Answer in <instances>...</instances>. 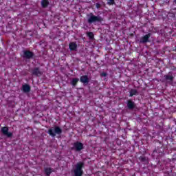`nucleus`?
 <instances>
[{
	"mask_svg": "<svg viewBox=\"0 0 176 176\" xmlns=\"http://www.w3.org/2000/svg\"><path fill=\"white\" fill-rule=\"evenodd\" d=\"M82 167H83V163H78L74 168V173L75 176H82L83 174V170H82Z\"/></svg>",
	"mask_w": 176,
	"mask_h": 176,
	"instance_id": "obj_1",
	"label": "nucleus"
},
{
	"mask_svg": "<svg viewBox=\"0 0 176 176\" xmlns=\"http://www.w3.org/2000/svg\"><path fill=\"white\" fill-rule=\"evenodd\" d=\"M61 133H62L61 129H60V127L58 126H56L54 129H50L48 131V133L52 137H56V134H61Z\"/></svg>",
	"mask_w": 176,
	"mask_h": 176,
	"instance_id": "obj_2",
	"label": "nucleus"
},
{
	"mask_svg": "<svg viewBox=\"0 0 176 176\" xmlns=\"http://www.w3.org/2000/svg\"><path fill=\"white\" fill-rule=\"evenodd\" d=\"M102 19L100 16H96L93 14H89L88 16V23L91 24V23H96L97 21H101Z\"/></svg>",
	"mask_w": 176,
	"mask_h": 176,
	"instance_id": "obj_3",
	"label": "nucleus"
},
{
	"mask_svg": "<svg viewBox=\"0 0 176 176\" xmlns=\"http://www.w3.org/2000/svg\"><path fill=\"white\" fill-rule=\"evenodd\" d=\"M72 149H74V151H76L77 152H79L82 151V149H83V144L79 142H74L73 144Z\"/></svg>",
	"mask_w": 176,
	"mask_h": 176,
	"instance_id": "obj_4",
	"label": "nucleus"
},
{
	"mask_svg": "<svg viewBox=\"0 0 176 176\" xmlns=\"http://www.w3.org/2000/svg\"><path fill=\"white\" fill-rule=\"evenodd\" d=\"M1 133L3 134V135H6V137L10 138L13 135V133L11 132H9V128L4 126L1 129Z\"/></svg>",
	"mask_w": 176,
	"mask_h": 176,
	"instance_id": "obj_5",
	"label": "nucleus"
},
{
	"mask_svg": "<svg viewBox=\"0 0 176 176\" xmlns=\"http://www.w3.org/2000/svg\"><path fill=\"white\" fill-rule=\"evenodd\" d=\"M23 54L25 58H31L34 56V54L30 51H24Z\"/></svg>",
	"mask_w": 176,
	"mask_h": 176,
	"instance_id": "obj_6",
	"label": "nucleus"
},
{
	"mask_svg": "<svg viewBox=\"0 0 176 176\" xmlns=\"http://www.w3.org/2000/svg\"><path fill=\"white\" fill-rule=\"evenodd\" d=\"M80 80L82 82V83H89V78L87 76H81Z\"/></svg>",
	"mask_w": 176,
	"mask_h": 176,
	"instance_id": "obj_7",
	"label": "nucleus"
},
{
	"mask_svg": "<svg viewBox=\"0 0 176 176\" xmlns=\"http://www.w3.org/2000/svg\"><path fill=\"white\" fill-rule=\"evenodd\" d=\"M151 36V34H146L142 38L141 42H142V43H145V42H148V39H149V37Z\"/></svg>",
	"mask_w": 176,
	"mask_h": 176,
	"instance_id": "obj_8",
	"label": "nucleus"
},
{
	"mask_svg": "<svg viewBox=\"0 0 176 176\" xmlns=\"http://www.w3.org/2000/svg\"><path fill=\"white\" fill-rule=\"evenodd\" d=\"M78 45H76V43H71L69 44V49L70 50H76V47Z\"/></svg>",
	"mask_w": 176,
	"mask_h": 176,
	"instance_id": "obj_9",
	"label": "nucleus"
},
{
	"mask_svg": "<svg viewBox=\"0 0 176 176\" xmlns=\"http://www.w3.org/2000/svg\"><path fill=\"white\" fill-rule=\"evenodd\" d=\"M23 91H25V93H28V91H30V90H31V88H30V87L27 85H25L23 86Z\"/></svg>",
	"mask_w": 176,
	"mask_h": 176,
	"instance_id": "obj_10",
	"label": "nucleus"
},
{
	"mask_svg": "<svg viewBox=\"0 0 176 176\" xmlns=\"http://www.w3.org/2000/svg\"><path fill=\"white\" fill-rule=\"evenodd\" d=\"M41 5L43 8H46L49 5V0H42Z\"/></svg>",
	"mask_w": 176,
	"mask_h": 176,
	"instance_id": "obj_11",
	"label": "nucleus"
},
{
	"mask_svg": "<svg viewBox=\"0 0 176 176\" xmlns=\"http://www.w3.org/2000/svg\"><path fill=\"white\" fill-rule=\"evenodd\" d=\"M127 106H128V108L131 109L134 108V102H131V100H129Z\"/></svg>",
	"mask_w": 176,
	"mask_h": 176,
	"instance_id": "obj_12",
	"label": "nucleus"
},
{
	"mask_svg": "<svg viewBox=\"0 0 176 176\" xmlns=\"http://www.w3.org/2000/svg\"><path fill=\"white\" fill-rule=\"evenodd\" d=\"M78 82H79V78H74L72 80V85H73V86H75V85H76V83H78Z\"/></svg>",
	"mask_w": 176,
	"mask_h": 176,
	"instance_id": "obj_13",
	"label": "nucleus"
},
{
	"mask_svg": "<svg viewBox=\"0 0 176 176\" xmlns=\"http://www.w3.org/2000/svg\"><path fill=\"white\" fill-rule=\"evenodd\" d=\"M137 94V90L135 89H132L130 91V97H133V96H135Z\"/></svg>",
	"mask_w": 176,
	"mask_h": 176,
	"instance_id": "obj_14",
	"label": "nucleus"
},
{
	"mask_svg": "<svg viewBox=\"0 0 176 176\" xmlns=\"http://www.w3.org/2000/svg\"><path fill=\"white\" fill-rule=\"evenodd\" d=\"M52 173V169L50 168H45V173L47 175H50Z\"/></svg>",
	"mask_w": 176,
	"mask_h": 176,
	"instance_id": "obj_15",
	"label": "nucleus"
},
{
	"mask_svg": "<svg viewBox=\"0 0 176 176\" xmlns=\"http://www.w3.org/2000/svg\"><path fill=\"white\" fill-rule=\"evenodd\" d=\"M33 74H34V75H37V76H39L41 75V72H39V69H36Z\"/></svg>",
	"mask_w": 176,
	"mask_h": 176,
	"instance_id": "obj_16",
	"label": "nucleus"
},
{
	"mask_svg": "<svg viewBox=\"0 0 176 176\" xmlns=\"http://www.w3.org/2000/svg\"><path fill=\"white\" fill-rule=\"evenodd\" d=\"M87 36L90 39H93V38H94V34H93V32H88Z\"/></svg>",
	"mask_w": 176,
	"mask_h": 176,
	"instance_id": "obj_17",
	"label": "nucleus"
},
{
	"mask_svg": "<svg viewBox=\"0 0 176 176\" xmlns=\"http://www.w3.org/2000/svg\"><path fill=\"white\" fill-rule=\"evenodd\" d=\"M109 5H113L115 3V0H107Z\"/></svg>",
	"mask_w": 176,
	"mask_h": 176,
	"instance_id": "obj_18",
	"label": "nucleus"
},
{
	"mask_svg": "<svg viewBox=\"0 0 176 176\" xmlns=\"http://www.w3.org/2000/svg\"><path fill=\"white\" fill-rule=\"evenodd\" d=\"M166 79H168V80H173V76H166Z\"/></svg>",
	"mask_w": 176,
	"mask_h": 176,
	"instance_id": "obj_19",
	"label": "nucleus"
},
{
	"mask_svg": "<svg viewBox=\"0 0 176 176\" xmlns=\"http://www.w3.org/2000/svg\"><path fill=\"white\" fill-rule=\"evenodd\" d=\"M101 76H107V74L106 73H102Z\"/></svg>",
	"mask_w": 176,
	"mask_h": 176,
	"instance_id": "obj_20",
	"label": "nucleus"
},
{
	"mask_svg": "<svg viewBox=\"0 0 176 176\" xmlns=\"http://www.w3.org/2000/svg\"><path fill=\"white\" fill-rule=\"evenodd\" d=\"M96 7L97 8H100V5L99 4H96Z\"/></svg>",
	"mask_w": 176,
	"mask_h": 176,
	"instance_id": "obj_21",
	"label": "nucleus"
}]
</instances>
